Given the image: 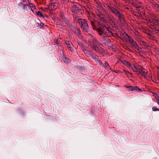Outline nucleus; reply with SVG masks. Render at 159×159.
<instances>
[{
    "instance_id": "1",
    "label": "nucleus",
    "mask_w": 159,
    "mask_h": 159,
    "mask_svg": "<svg viewBox=\"0 0 159 159\" xmlns=\"http://www.w3.org/2000/svg\"><path fill=\"white\" fill-rule=\"evenodd\" d=\"M74 21L78 23L80 28L83 30V31L87 32L89 30L88 25L85 20L81 19L80 17L78 16H76L74 19Z\"/></svg>"
},
{
    "instance_id": "2",
    "label": "nucleus",
    "mask_w": 159,
    "mask_h": 159,
    "mask_svg": "<svg viewBox=\"0 0 159 159\" xmlns=\"http://www.w3.org/2000/svg\"><path fill=\"white\" fill-rule=\"evenodd\" d=\"M111 11L117 16L121 24L125 26L126 22L124 16L121 12L119 11L116 8H111Z\"/></svg>"
},
{
    "instance_id": "3",
    "label": "nucleus",
    "mask_w": 159,
    "mask_h": 159,
    "mask_svg": "<svg viewBox=\"0 0 159 159\" xmlns=\"http://www.w3.org/2000/svg\"><path fill=\"white\" fill-rule=\"evenodd\" d=\"M97 31L100 35L107 37L112 35V32L106 26L103 27V28L102 29L98 28L97 29Z\"/></svg>"
},
{
    "instance_id": "4",
    "label": "nucleus",
    "mask_w": 159,
    "mask_h": 159,
    "mask_svg": "<svg viewBox=\"0 0 159 159\" xmlns=\"http://www.w3.org/2000/svg\"><path fill=\"white\" fill-rule=\"evenodd\" d=\"M127 67L134 72H136L138 75L140 74V72L142 67L136 63H132L130 62Z\"/></svg>"
},
{
    "instance_id": "5",
    "label": "nucleus",
    "mask_w": 159,
    "mask_h": 159,
    "mask_svg": "<svg viewBox=\"0 0 159 159\" xmlns=\"http://www.w3.org/2000/svg\"><path fill=\"white\" fill-rule=\"evenodd\" d=\"M70 27L72 30L80 38L81 37V31L80 29L77 27L74 24H72L71 26H70Z\"/></svg>"
},
{
    "instance_id": "6",
    "label": "nucleus",
    "mask_w": 159,
    "mask_h": 159,
    "mask_svg": "<svg viewBox=\"0 0 159 159\" xmlns=\"http://www.w3.org/2000/svg\"><path fill=\"white\" fill-rule=\"evenodd\" d=\"M127 38H126V42L129 43L132 46L133 48H135L138 45L137 43L135 42L130 36L126 35Z\"/></svg>"
},
{
    "instance_id": "7",
    "label": "nucleus",
    "mask_w": 159,
    "mask_h": 159,
    "mask_svg": "<svg viewBox=\"0 0 159 159\" xmlns=\"http://www.w3.org/2000/svg\"><path fill=\"white\" fill-rule=\"evenodd\" d=\"M90 47L92 50L99 53H101L103 51L100 46L98 44L93 45Z\"/></svg>"
},
{
    "instance_id": "8",
    "label": "nucleus",
    "mask_w": 159,
    "mask_h": 159,
    "mask_svg": "<svg viewBox=\"0 0 159 159\" xmlns=\"http://www.w3.org/2000/svg\"><path fill=\"white\" fill-rule=\"evenodd\" d=\"M52 0H51L52 1ZM50 3L48 8L49 9L52 10H55L57 9L58 7V4L57 3L53 2L52 3L51 2V0L50 1Z\"/></svg>"
},
{
    "instance_id": "9",
    "label": "nucleus",
    "mask_w": 159,
    "mask_h": 159,
    "mask_svg": "<svg viewBox=\"0 0 159 159\" xmlns=\"http://www.w3.org/2000/svg\"><path fill=\"white\" fill-rule=\"evenodd\" d=\"M65 43L67 45L68 50L72 52L74 50V47L71 42L69 41H65Z\"/></svg>"
},
{
    "instance_id": "10",
    "label": "nucleus",
    "mask_w": 159,
    "mask_h": 159,
    "mask_svg": "<svg viewBox=\"0 0 159 159\" xmlns=\"http://www.w3.org/2000/svg\"><path fill=\"white\" fill-rule=\"evenodd\" d=\"M138 41L139 44L144 48L149 47V45L148 43L146 42L143 40V38L142 39L139 40Z\"/></svg>"
},
{
    "instance_id": "11",
    "label": "nucleus",
    "mask_w": 159,
    "mask_h": 159,
    "mask_svg": "<svg viewBox=\"0 0 159 159\" xmlns=\"http://www.w3.org/2000/svg\"><path fill=\"white\" fill-rule=\"evenodd\" d=\"M117 59L119 62H122L124 65L126 66L127 67L129 65V64L130 62L125 60L122 57H119L117 58Z\"/></svg>"
},
{
    "instance_id": "12",
    "label": "nucleus",
    "mask_w": 159,
    "mask_h": 159,
    "mask_svg": "<svg viewBox=\"0 0 159 159\" xmlns=\"http://www.w3.org/2000/svg\"><path fill=\"white\" fill-rule=\"evenodd\" d=\"M152 22L156 25H159V20L157 19L156 16L155 15H153L151 16Z\"/></svg>"
},
{
    "instance_id": "13",
    "label": "nucleus",
    "mask_w": 159,
    "mask_h": 159,
    "mask_svg": "<svg viewBox=\"0 0 159 159\" xmlns=\"http://www.w3.org/2000/svg\"><path fill=\"white\" fill-rule=\"evenodd\" d=\"M135 51L140 55H145V52L142 51V48L138 45L135 48Z\"/></svg>"
},
{
    "instance_id": "14",
    "label": "nucleus",
    "mask_w": 159,
    "mask_h": 159,
    "mask_svg": "<svg viewBox=\"0 0 159 159\" xmlns=\"http://www.w3.org/2000/svg\"><path fill=\"white\" fill-rule=\"evenodd\" d=\"M102 42L103 44H105V45L108 46H111L112 44L111 41L109 39H102Z\"/></svg>"
},
{
    "instance_id": "15",
    "label": "nucleus",
    "mask_w": 159,
    "mask_h": 159,
    "mask_svg": "<svg viewBox=\"0 0 159 159\" xmlns=\"http://www.w3.org/2000/svg\"><path fill=\"white\" fill-rule=\"evenodd\" d=\"M131 91L136 90L137 92H141L142 90L137 86H130L126 87Z\"/></svg>"
},
{
    "instance_id": "16",
    "label": "nucleus",
    "mask_w": 159,
    "mask_h": 159,
    "mask_svg": "<svg viewBox=\"0 0 159 159\" xmlns=\"http://www.w3.org/2000/svg\"><path fill=\"white\" fill-rule=\"evenodd\" d=\"M140 72V74L142 76H143L144 78L146 77L147 75V71L144 68H143L141 69Z\"/></svg>"
},
{
    "instance_id": "17",
    "label": "nucleus",
    "mask_w": 159,
    "mask_h": 159,
    "mask_svg": "<svg viewBox=\"0 0 159 159\" xmlns=\"http://www.w3.org/2000/svg\"><path fill=\"white\" fill-rule=\"evenodd\" d=\"M134 33L135 35L136 36V39L138 40V41L140 39H142V37L140 35V33L136 31L135 30H134Z\"/></svg>"
},
{
    "instance_id": "18",
    "label": "nucleus",
    "mask_w": 159,
    "mask_h": 159,
    "mask_svg": "<svg viewBox=\"0 0 159 159\" xmlns=\"http://www.w3.org/2000/svg\"><path fill=\"white\" fill-rule=\"evenodd\" d=\"M35 12L36 15L40 17L43 18L47 16L46 15L43 14L42 12H41L40 11H35Z\"/></svg>"
},
{
    "instance_id": "19",
    "label": "nucleus",
    "mask_w": 159,
    "mask_h": 159,
    "mask_svg": "<svg viewBox=\"0 0 159 159\" xmlns=\"http://www.w3.org/2000/svg\"><path fill=\"white\" fill-rule=\"evenodd\" d=\"M60 16L61 18L63 20L64 22L66 24H68L69 23V21L68 19L66 18L65 16L62 14H61Z\"/></svg>"
},
{
    "instance_id": "20",
    "label": "nucleus",
    "mask_w": 159,
    "mask_h": 159,
    "mask_svg": "<svg viewBox=\"0 0 159 159\" xmlns=\"http://www.w3.org/2000/svg\"><path fill=\"white\" fill-rule=\"evenodd\" d=\"M61 58L65 62L68 63L70 61V59L66 58L64 55L62 56Z\"/></svg>"
},
{
    "instance_id": "21",
    "label": "nucleus",
    "mask_w": 159,
    "mask_h": 159,
    "mask_svg": "<svg viewBox=\"0 0 159 159\" xmlns=\"http://www.w3.org/2000/svg\"><path fill=\"white\" fill-rule=\"evenodd\" d=\"M147 34L148 36V39L152 40H155V37L152 34L148 33Z\"/></svg>"
},
{
    "instance_id": "22",
    "label": "nucleus",
    "mask_w": 159,
    "mask_h": 159,
    "mask_svg": "<svg viewBox=\"0 0 159 159\" xmlns=\"http://www.w3.org/2000/svg\"><path fill=\"white\" fill-rule=\"evenodd\" d=\"M29 6L31 10L33 12H34V10H35L36 9L35 8V6L33 4H30Z\"/></svg>"
},
{
    "instance_id": "23",
    "label": "nucleus",
    "mask_w": 159,
    "mask_h": 159,
    "mask_svg": "<svg viewBox=\"0 0 159 159\" xmlns=\"http://www.w3.org/2000/svg\"><path fill=\"white\" fill-rule=\"evenodd\" d=\"M61 4H66L69 2V0H60Z\"/></svg>"
},
{
    "instance_id": "24",
    "label": "nucleus",
    "mask_w": 159,
    "mask_h": 159,
    "mask_svg": "<svg viewBox=\"0 0 159 159\" xmlns=\"http://www.w3.org/2000/svg\"><path fill=\"white\" fill-rule=\"evenodd\" d=\"M19 6L21 8H22L23 9L25 8V5L21 2L19 3Z\"/></svg>"
},
{
    "instance_id": "25",
    "label": "nucleus",
    "mask_w": 159,
    "mask_h": 159,
    "mask_svg": "<svg viewBox=\"0 0 159 159\" xmlns=\"http://www.w3.org/2000/svg\"><path fill=\"white\" fill-rule=\"evenodd\" d=\"M104 66L106 69H108L110 68V66L107 62H105Z\"/></svg>"
},
{
    "instance_id": "26",
    "label": "nucleus",
    "mask_w": 159,
    "mask_h": 159,
    "mask_svg": "<svg viewBox=\"0 0 159 159\" xmlns=\"http://www.w3.org/2000/svg\"><path fill=\"white\" fill-rule=\"evenodd\" d=\"M104 7H106V8H109L111 10V8L112 7V8H115L114 7L112 6H110L109 4H106L105 6H104Z\"/></svg>"
},
{
    "instance_id": "27",
    "label": "nucleus",
    "mask_w": 159,
    "mask_h": 159,
    "mask_svg": "<svg viewBox=\"0 0 159 159\" xmlns=\"http://www.w3.org/2000/svg\"><path fill=\"white\" fill-rule=\"evenodd\" d=\"M153 32H154L155 33L157 34L158 35H159V30L156 29H153L152 30Z\"/></svg>"
},
{
    "instance_id": "28",
    "label": "nucleus",
    "mask_w": 159,
    "mask_h": 159,
    "mask_svg": "<svg viewBox=\"0 0 159 159\" xmlns=\"http://www.w3.org/2000/svg\"><path fill=\"white\" fill-rule=\"evenodd\" d=\"M152 109L153 111H159V109L157 108L155 106H153L152 107Z\"/></svg>"
},
{
    "instance_id": "29",
    "label": "nucleus",
    "mask_w": 159,
    "mask_h": 159,
    "mask_svg": "<svg viewBox=\"0 0 159 159\" xmlns=\"http://www.w3.org/2000/svg\"><path fill=\"white\" fill-rule=\"evenodd\" d=\"M96 3L100 8L102 7V6L99 2L98 1H96Z\"/></svg>"
},
{
    "instance_id": "30",
    "label": "nucleus",
    "mask_w": 159,
    "mask_h": 159,
    "mask_svg": "<svg viewBox=\"0 0 159 159\" xmlns=\"http://www.w3.org/2000/svg\"><path fill=\"white\" fill-rule=\"evenodd\" d=\"M90 55H92V57H93V59L95 58V59H98V56H97L96 55H95L92 54L91 53H90Z\"/></svg>"
},
{
    "instance_id": "31",
    "label": "nucleus",
    "mask_w": 159,
    "mask_h": 159,
    "mask_svg": "<svg viewBox=\"0 0 159 159\" xmlns=\"http://www.w3.org/2000/svg\"><path fill=\"white\" fill-rule=\"evenodd\" d=\"M54 43L57 44H58L59 43V41L57 39H55L54 40Z\"/></svg>"
},
{
    "instance_id": "32",
    "label": "nucleus",
    "mask_w": 159,
    "mask_h": 159,
    "mask_svg": "<svg viewBox=\"0 0 159 159\" xmlns=\"http://www.w3.org/2000/svg\"><path fill=\"white\" fill-rule=\"evenodd\" d=\"M90 22H91V24L93 26H94L95 25H94V23L92 20H90Z\"/></svg>"
},
{
    "instance_id": "33",
    "label": "nucleus",
    "mask_w": 159,
    "mask_h": 159,
    "mask_svg": "<svg viewBox=\"0 0 159 159\" xmlns=\"http://www.w3.org/2000/svg\"><path fill=\"white\" fill-rule=\"evenodd\" d=\"M100 8L102 10L103 12H106L104 8H103V7L102 6V7L101 8Z\"/></svg>"
},
{
    "instance_id": "34",
    "label": "nucleus",
    "mask_w": 159,
    "mask_h": 159,
    "mask_svg": "<svg viewBox=\"0 0 159 159\" xmlns=\"http://www.w3.org/2000/svg\"><path fill=\"white\" fill-rule=\"evenodd\" d=\"M43 24L41 23H40L39 24V26L41 27H42L43 26Z\"/></svg>"
},
{
    "instance_id": "35",
    "label": "nucleus",
    "mask_w": 159,
    "mask_h": 159,
    "mask_svg": "<svg viewBox=\"0 0 159 159\" xmlns=\"http://www.w3.org/2000/svg\"><path fill=\"white\" fill-rule=\"evenodd\" d=\"M77 10L78 11V12L79 13H80L81 14H82V12H81V11L80 10L78 9H77Z\"/></svg>"
},
{
    "instance_id": "36",
    "label": "nucleus",
    "mask_w": 159,
    "mask_h": 159,
    "mask_svg": "<svg viewBox=\"0 0 159 159\" xmlns=\"http://www.w3.org/2000/svg\"><path fill=\"white\" fill-rule=\"evenodd\" d=\"M84 0H78V1L79 2H84Z\"/></svg>"
},
{
    "instance_id": "37",
    "label": "nucleus",
    "mask_w": 159,
    "mask_h": 159,
    "mask_svg": "<svg viewBox=\"0 0 159 159\" xmlns=\"http://www.w3.org/2000/svg\"><path fill=\"white\" fill-rule=\"evenodd\" d=\"M124 71H125V73H126V72H127V71H125V70H124ZM128 73H129L131 75V74L129 72H128Z\"/></svg>"
},
{
    "instance_id": "38",
    "label": "nucleus",
    "mask_w": 159,
    "mask_h": 159,
    "mask_svg": "<svg viewBox=\"0 0 159 159\" xmlns=\"http://www.w3.org/2000/svg\"><path fill=\"white\" fill-rule=\"evenodd\" d=\"M154 5H155V6L156 7V5H157V6L158 5V4H157L156 3V4H154Z\"/></svg>"
},
{
    "instance_id": "39",
    "label": "nucleus",
    "mask_w": 159,
    "mask_h": 159,
    "mask_svg": "<svg viewBox=\"0 0 159 159\" xmlns=\"http://www.w3.org/2000/svg\"><path fill=\"white\" fill-rule=\"evenodd\" d=\"M89 18V20L90 21V20H92L90 19L89 18Z\"/></svg>"
},
{
    "instance_id": "40",
    "label": "nucleus",
    "mask_w": 159,
    "mask_h": 159,
    "mask_svg": "<svg viewBox=\"0 0 159 159\" xmlns=\"http://www.w3.org/2000/svg\"><path fill=\"white\" fill-rule=\"evenodd\" d=\"M153 1H152L151 2V3H153Z\"/></svg>"
},
{
    "instance_id": "41",
    "label": "nucleus",
    "mask_w": 159,
    "mask_h": 159,
    "mask_svg": "<svg viewBox=\"0 0 159 159\" xmlns=\"http://www.w3.org/2000/svg\"><path fill=\"white\" fill-rule=\"evenodd\" d=\"M158 104L159 105V101L157 102Z\"/></svg>"
},
{
    "instance_id": "42",
    "label": "nucleus",
    "mask_w": 159,
    "mask_h": 159,
    "mask_svg": "<svg viewBox=\"0 0 159 159\" xmlns=\"http://www.w3.org/2000/svg\"><path fill=\"white\" fill-rule=\"evenodd\" d=\"M61 22V21L60 20H59V21H58V22L59 23H60V22Z\"/></svg>"
}]
</instances>
